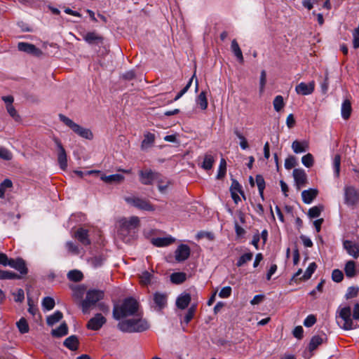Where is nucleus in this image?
Returning a JSON list of instances; mask_svg holds the SVG:
<instances>
[{"label":"nucleus","instance_id":"1","mask_svg":"<svg viewBox=\"0 0 359 359\" xmlns=\"http://www.w3.org/2000/svg\"><path fill=\"white\" fill-rule=\"evenodd\" d=\"M337 323L344 330H353L359 327V303L353 307V315L349 306H339L337 311Z\"/></svg>","mask_w":359,"mask_h":359},{"label":"nucleus","instance_id":"2","mask_svg":"<svg viewBox=\"0 0 359 359\" xmlns=\"http://www.w3.org/2000/svg\"><path fill=\"white\" fill-rule=\"evenodd\" d=\"M118 236L125 243L133 241L135 233V217H123L117 222Z\"/></svg>","mask_w":359,"mask_h":359},{"label":"nucleus","instance_id":"3","mask_svg":"<svg viewBox=\"0 0 359 359\" xmlns=\"http://www.w3.org/2000/svg\"><path fill=\"white\" fill-rule=\"evenodd\" d=\"M135 313V299L133 297L126 299L121 304H116L114 306L113 316L116 320L132 316Z\"/></svg>","mask_w":359,"mask_h":359},{"label":"nucleus","instance_id":"4","mask_svg":"<svg viewBox=\"0 0 359 359\" xmlns=\"http://www.w3.org/2000/svg\"><path fill=\"white\" fill-rule=\"evenodd\" d=\"M59 118L63 123L81 137L86 140H92L93 138V134L90 129L81 126L63 114H59Z\"/></svg>","mask_w":359,"mask_h":359},{"label":"nucleus","instance_id":"5","mask_svg":"<svg viewBox=\"0 0 359 359\" xmlns=\"http://www.w3.org/2000/svg\"><path fill=\"white\" fill-rule=\"evenodd\" d=\"M104 297V293L99 290H90L87 292L85 299L81 303V309L83 313H88L92 306Z\"/></svg>","mask_w":359,"mask_h":359},{"label":"nucleus","instance_id":"6","mask_svg":"<svg viewBox=\"0 0 359 359\" xmlns=\"http://www.w3.org/2000/svg\"><path fill=\"white\" fill-rule=\"evenodd\" d=\"M344 203L348 206L359 204V190L352 185H346L344 188Z\"/></svg>","mask_w":359,"mask_h":359},{"label":"nucleus","instance_id":"7","mask_svg":"<svg viewBox=\"0 0 359 359\" xmlns=\"http://www.w3.org/2000/svg\"><path fill=\"white\" fill-rule=\"evenodd\" d=\"M53 141L57 148V161L59 165L62 170H65L67 167L66 151L58 138L54 137Z\"/></svg>","mask_w":359,"mask_h":359},{"label":"nucleus","instance_id":"8","mask_svg":"<svg viewBox=\"0 0 359 359\" xmlns=\"http://www.w3.org/2000/svg\"><path fill=\"white\" fill-rule=\"evenodd\" d=\"M18 49L20 51L37 57L43 55V52L41 49L38 48L35 45L27 42H19L18 43Z\"/></svg>","mask_w":359,"mask_h":359},{"label":"nucleus","instance_id":"9","mask_svg":"<svg viewBox=\"0 0 359 359\" xmlns=\"http://www.w3.org/2000/svg\"><path fill=\"white\" fill-rule=\"evenodd\" d=\"M106 323V318L101 314L97 313L90 318L87 323V328L90 330H98Z\"/></svg>","mask_w":359,"mask_h":359},{"label":"nucleus","instance_id":"10","mask_svg":"<svg viewBox=\"0 0 359 359\" xmlns=\"http://www.w3.org/2000/svg\"><path fill=\"white\" fill-rule=\"evenodd\" d=\"M315 89V82L313 81L306 83L301 82L295 87V91L298 95H309L313 93Z\"/></svg>","mask_w":359,"mask_h":359},{"label":"nucleus","instance_id":"11","mask_svg":"<svg viewBox=\"0 0 359 359\" xmlns=\"http://www.w3.org/2000/svg\"><path fill=\"white\" fill-rule=\"evenodd\" d=\"M293 177L298 189L304 187L307 182V176L303 169L296 168L293 170Z\"/></svg>","mask_w":359,"mask_h":359},{"label":"nucleus","instance_id":"12","mask_svg":"<svg viewBox=\"0 0 359 359\" xmlns=\"http://www.w3.org/2000/svg\"><path fill=\"white\" fill-rule=\"evenodd\" d=\"M83 39L90 45H100L103 43L104 38L96 32H89L83 35Z\"/></svg>","mask_w":359,"mask_h":359},{"label":"nucleus","instance_id":"13","mask_svg":"<svg viewBox=\"0 0 359 359\" xmlns=\"http://www.w3.org/2000/svg\"><path fill=\"white\" fill-rule=\"evenodd\" d=\"M190 255V248L185 244L178 246L175 252V259L177 262L186 260Z\"/></svg>","mask_w":359,"mask_h":359},{"label":"nucleus","instance_id":"14","mask_svg":"<svg viewBox=\"0 0 359 359\" xmlns=\"http://www.w3.org/2000/svg\"><path fill=\"white\" fill-rule=\"evenodd\" d=\"M231 195L232 199L235 203H238L241 201L239 194H241L244 198H245L243 191H242L241 185L236 181H233L230 188Z\"/></svg>","mask_w":359,"mask_h":359},{"label":"nucleus","instance_id":"15","mask_svg":"<svg viewBox=\"0 0 359 359\" xmlns=\"http://www.w3.org/2000/svg\"><path fill=\"white\" fill-rule=\"evenodd\" d=\"M175 241V238L172 237L171 236H168L165 237H158L153 238L151 241V243L159 248L166 247Z\"/></svg>","mask_w":359,"mask_h":359},{"label":"nucleus","instance_id":"16","mask_svg":"<svg viewBox=\"0 0 359 359\" xmlns=\"http://www.w3.org/2000/svg\"><path fill=\"white\" fill-rule=\"evenodd\" d=\"M74 237L83 245H89L90 244L88 231L87 229L83 228L78 229L74 233Z\"/></svg>","mask_w":359,"mask_h":359},{"label":"nucleus","instance_id":"17","mask_svg":"<svg viewBox=\"0 0 359 359\" xmlns=\"http://www.w3.org/2000/svg\"><path fill=\"white\" fill-rule=\"evenodd\" d=\"M9 266L16 269L22 275H26L28 272L26 263L22 258L11 259V262Z\"/></svg>","mask_w":359,"mask_h":359},{"label":"nucleus","instance_id":"18","mask_svg":"<svg viewBox=\"0 0 359 359\" xmlns=\"http://www.w3.org/2000/svg\"><path fill=\"white\" fill-rule=\"evenodd\" d=\"M344 248L347 251L348 254L353 258L359 257V245L357 243H353L351 241H345L343 243Z\"/></svg>","mask_w":359,"mask_h":359},{"label":"nucleus","instance_id":"19","mask_svg":"<svg viewBox=\"0 0 359 359\" xmlns=\"http://www.w3.org/2000/svg\"><path fill=\"white\" fill-rule=\"evenodd\" d=\"M153 271H144L139 275V283L142 287H147L154 283Z\"/></svg>","mask_w":359,"mask_h":359},{"label":"nucleus","instance_id":"20","mask_svg":"<svg viewBox=\"0 0 359 359\" xmlns=\"http://www.w3.org/2000/svg\"><path fill=\"white\" fill-rule=\"evenodd\" d=\"M157 177V174L153 172L151 170H144L140 172V180L144 184H150Z\"/></svg>","mask_w":359,"mask_h":359},{"label":"nucleus","instance_id":"21","mask_svg":"<svg viewBox=\"0 0 359 359\" xmlns=\"http://www.w3.org/2000/svg\"><path fill=\"white\" fill-rule=\"evenodd\" d=\"M191 299V295L189 293L183 292L177 297L176 306L178 309L184 310L188 306Z\"/></svg>","mask_w":359,"mask_h":359},{"label":"nucleus","instance_id":"22","mask_svg":"<svg viewBox=\"0 0 359 359\" xmlns=\"http://www.w3.org/2000/svg\"><path fill=\"white\" fill-rule=\"evenodd\" d=\"M149 328V324L146 319L140 316L136 306V332H142Z\"/></svg>","mask_w":359,"mask_h":359},{"label":"nucleus","instance_id":"23","mask_svg":"<svg viewBox=\"0 0 359 359\" xmlns=\"http://www.w3.org/2000/svg\"><path fill=\"white\" fill-rule=\"evenodd\" d=\"M118 327L120 330L125 332H135V320H126L118 323Z\"/></svg>","mask_w":359,"mask_h":359},{"label":"nucleus","instance_id":"24","mask_svg":"<svg viewBox=\"0 0 359 359\" xmlns=\"http://www.w3.org/2000/svg\"><path fill=\"white\" fill-rule=\"evenodd\" d=\"M154 301L159 310L163 309L167 305V295L161 292H156L154 294Z\"/></svg>","mask_w":359,"mask_h":359},{"label":"nucleus","instance_id":"25","mask_svg":"<svg viewBox=\"0 0 359 359\" xmlns=\"http://www.w3.org/2000/svg\"><path fill=\"white\" fill-rule=\"evenodd\" d=\"M318 191L316 189L304 190L302 192V200L305 203L309 204L316 197Z\"/></svg>","mask_w":359,"mask_h":359},{"label":"nucleus","instance_id":"26","mask_svg":"<svg viewBox=\"0 0 359 359\" xmlns=\"http://www.w3.org/2000/svg\"><path fill=\"white\" fill-rule=\"evenodd\" d=\"M155 136L154 134L148 133L144 135V140L142 142L141 148L144 151L150 149L154 142Z\"/></svg>","mask_w":359,"mask_h":359},{"label":"nucleus","instance_id":"27","mask_svg":"<svg viewBox=\"0 0 359 359\" xmlns=\"http://www.w3.org/2000/svg\"><path fill=\"white\" fill-rule=\"evenodd\" d=\"M79 339L76 336L72 335L67 337L64 341V346L72 351H75L79 346Z\"/></svg>","mask_w":359,"mask_h":359},{"label":"nucleus","instance_id":"28","mask_svg":"<svg viewBox=\"0 0 359 359\" xmlns=\"http://www.w3.org/2000/svg\"><path fill=\"white\" fill-rule=\"evenodd\" d=\"M352 111L351 104L348 100H345L341 104V113L344 119H348Z\"/></svg>","mask_w":359,"mask_h":359},{"label":"nucleus","instance_id":"29","mask_svg":"<svg viewBox=\"0 0 359 359\" xmlns=\"http://www.w3.org/2000/svg\"><path fill=\"white\" fill-rule=\"evenodd\" d=\"M215 162L214 157L210 154H206L204 156L203 161L201 163V168L205 170H210L212 169L213 163Z\"/></svg>","mask_w":359,"mask_h":359},{"label":"nucleus","instance_id":"30","mask_svg":"<svg viewBox=\"0 0 359 359\" xmlns=\"http://www.w3.org/2000/svg\"><path fill=\"white\" fill-rule=\"evenodd\" d=\"M346 276L348 278H352L357 274L355 268V263L353 261H348L345 265L344 268Z\"/></svg>","mask_w":359,"mask_h":359},{"label":"nucleus","instance_id":"31","mask_svg":"<svg viewBox=\"0 0 359 359\" xmlns=\"http://www.w3.org/2000/svg\"><path fill=\"white\" fill-rule=\"evenodd\" d=\"M308 144L306 142H299L295 140L292 144V149L296 154L303 153L306 151Z\"/></svg>","mask_w":359,"mask_h":359},{"label":"nucleus","instance_id":"32","mask_svg":"<svg viewBox=\"0 0 359 359\" xmlns=\"http://www.w3.org/2000/svg\"><path fill=\"white\" fill-rule=\"evenodd\" d=\"M231 48L232 52L233 53L234 55L237 57L238 60L241 63H243V53H242V51H241L236 40L233 39L231 41Z\"/></svg>","mask_w":359,"mask_h":359},{"label":"nucleus","instance_id":"33","mask_svg":"<svg viewBox=\"0 0 359 359\" xmlns=\"http://www.w3.org/2000/svg\"><path fill=\"white\" fill-rule=\"evenodd\" d=\"M68 333V327L65 323H62L57 329L52 330V335L56 337L65 336Z\"/></svg>","mask_w":359,"mask_h":359},{"label":"nucleus","instance_id":"34","mask_svg":"<svg viewBox=\"0 0 359 359\" xmlns=\"http://www.w3.org/2000/svg\"><path fill=\"white\" fill-rule=\"evenodd\" d=\"M323 337L320 336H313L309 343V350L310 352H313L316 350L320 344L323 342Z\"/></svg>","mask_w":359,"mask_h":359},{"label":"nucleus","instance_id":"35","mask_svg":"<svg viewBox=\"0 0 359 359\" xmlns=\"http://www.w3.org/2000/svg\"><path fill=\"white\" fill-rule=\"evenodd\" d=\"M196 104L200 107L202 110H205L208 107V100L206 93L202 91L196 98Z\"/></svg>","mask_w":359,"mask_h":359},{"label":"nucleus","instance_id":"36","mask_svg":"<svg viewBox=\"0 0 359 359\" xmlns=\"http://www.w3.org/2000/svg\"><path fill=\"white\" fill-rule=\"evenodd\" d=\"M136 208L147 211L154 210L153 207L149 201L140 198H136Z\"/></svg>","mask_w":359,"mask_h":359},{"label":"nucleus","instance_id":"37","mask_svg":"<svg viewBox=\"0 0 359 359\" xmlns=\"http://www.w3.org/2000/svg\"><path fill=\"white\" fill-rule=\"evenodd\" d=\"M62 313L57 311L53 315L47 318V324L48 325H53L56 323L59 322L62 318Z\"/></svg>","mask_w":359,"mask_h":359},{"label":"nucleus","instance_id":"38","mask_svg":"<svg viewBox=\"0 0 359 359\" xmlns=\"http://www.w3.org/2000/svg\"><path fill=\"white\" fill-rule=\"evenodd\" d=\"M252 257H253V253L251 252H248L243 254L238 259V261L236 262V266L238 267L242 266L247 262L251 261Z\"/></svg>","mask_w":359,"mask_h":359},{"label":"nucleus","instance_id":"39","mask_svg":"<svg viewBox=\"0 0 359 359\" xmlns=\"http://www.w3.org/2000/svg\"><path fill=\"white\" fill-rule=\"evenodd\" d=\"M67 278L72 281L79 282L81 281L83 278V273L79 270H72L67 273Z\"/></svg>","mask_w":359,"mask_h":359},{"label":"nucleus","instance_id":"40","mask_svg":"<svg viewBox=\"0 0 359 359\" xmlns=\"http://www.w3.org/2000/svg\"><path fill=\"white\" fill-rule=\"evenodd\" d=\"M102 180L107 183L119 182L123 180V177L120 174H114L110 175H105L101 177Z\"/></svg>","mask_w":359,"mask_h":359},{"label":"nucleus","instance_id":"41","mask_svg":"<svg viewBox=\"0 0 359 359\" xmlns=\"http://www.w3.org/2000/svg\"><path fill=\"white\" fill-rule=\"evenodd\" d=\"M17 327L22 334H25L29 332V325L25 318H21L19 321L17 322Z\"/></svg>","mask_w":359,"mask_h":359},{"label":"nucleus","instance_id":"42","mask_svg":"<svg viewBox=\"0 0 359 359\" xmlns=\"http://www.w3.org/2000/svg\"><path fill=\"white\" fill-rule=\"evenodd\" d=\"M274 109L276 111H280L285 106L283 97L281 95H277L275 97L273 102Z\"/></svg>","mask_w":359,"mask_h":359},{"label":"nucleus","instance_id":"43","mask_svg":"<svg viewBox=\"0 0 359 359\" xmlns=\"http://www.w3.org/2000/svg\"><path fill=\"white\" fill-rule=\"evenodd\" d=\"M186 279V275L184 273H174L170 276V280L174 283H182Z\"/></svg>","mask_w":359,"mask_h":359},{"label":"nucleus","instance_id":"44","mask_svg":"<svg viewBox=\"0 0 359 359\" xmlns=\"http://www.w3.org/2000/svg\"><path fill=\"white\" fill-rule=\"evenodd\" d=\"M255 182L258 187L259 194L262 197H263V192L265 188V182L262 175H257L255 177Z\"/></svg>","mask_w":359,"mask_h":359},{"label":"nucleus","instance_id":"45","mask_svg":"<svg viewBox=\"0 0 359 359\" xmlns=\"http://www.w3.org/2000/svg\"><path fill=\"white\" fill-rule=\"evenodd\" d=\"M266 83V73L265 70H262L259 78V94L262 95L264 92Z\"/></svg>","mask_w":359,"mask_h":359},{"label":"nucleus","instance_id":"46","mask_svg":"<svg viewBox=\"0 0 359 359\" xmlns=\"http://www.w3.org/2000/svg\"><path fill=\"white\" fill-rule=\"evenodd\" d=\"M340 165H341V157L339 154L334 156L333 159V168L334 171V175L337 177L339 176L340 172Z\"/></svg>","mask_w":359,"mask_h":359},{"label":"nucleus","instance_id":"47","mask_svg":"<svg viewBox=\"0 0 359 359\" xmlns=\"http://www.w3.org/2000/svg\"><path fill=\"white\" fill-rule=\"evenodd\" d=\"M302 162L303 165L306 168H311L313 165V156L311 154H307L302 156Z\"/></svg>","mask_w":359,"mask_h":359},{"label":"nucleus","instance_id":"48","mask_svg":"<svg viewBox=\"0 0 359 359\" xmlns=\"http://www.w3.org/2000/svg\"><path fill=\"white\" fill-rule=\"evenodd\" d=\"M170 182L166 179H160L158 181V189L159 191L162 194H164L166 192L168 187H169Z\"/></svg>","mask_w":359,"mask_h":359},{"label":"nucleus","instance_id":"49","mask_svg":"<svg viewBox=\"0 0 359 359\" xmlns=\"http://www.w3.org/2000/svg\"><path fill=\"white\" fill-rule=\"evenodd\" d=\"M66 248L69 253L77 255L80 253L79 247L72 241H68L66 243Z\"/></svg>","mask_w":359,"mask_h":359},{"label":"nucleus","instance_id":"50","mask_svg":"<svg viewBox=\"0 0 359 359\" xmlns=\"http://www.w3.org/2000/svg\"><path fill=\"white\" fill-rule=\"evenodd\" d=\"M42 305L46 309L50 311L54 308L55 301L53 298L50 297H46L43 298Z\"/></svg>","mask_w":359,"mask_h":359},{"label":"nucleus","instance_id":"51","mask_svg":"<svg viewBox=\"0 0 359 359\" xmlns=\"http://www.w3.org/2000/svg\"><path fill=\"white\" fill-rule=\"evenodd\" d=\"M196 311V306L192 305L187 311V313L184 317V323H185L187 325L191 321V320L193 318L194 313Z\"/></svg>","mask_w":359,"mask_h":359},{"label":"nucleus","instance_id":"52","mask_svg":"<svg viewBox=\"0 0 359 359\" xmlns=\"http://www.w3.org/2000/svg\"><path fill=\"white\" fill-rule=\"evenodd\" d=\"M316 264L315 262L311 263L308 268L306 269L304 274V279L306 280L311 277L312 274L314 273V271L316 269Z\"/></svg>","mask_w":359,"mask_h":359},{"label":"nucleus","instance_id":"53","mask_svg":"<svg viewBox=\"0 0 359 359\" xmlns=\"http://www.w3.org/2000/svg\"><path fill=\"white\" fill-rule=\"evenodd\" d=\"M323 208L320 206H314L309 209L308 215L311 218H316L320 216Z\"/></svg>","mask_w":359,"mask_h":359},{"label":"nucleus","instance_id":"54","mask_svg":"<svg viewBox=\"0 0 359 359\" xmlns=\"http://www.w3.org/2000/svg\"><path fill=\"white\" fill-rule=\"evenodd\" d=\"M6 110L13 119L15 121H18L20 119V116L13 104H6Z\"/></svg>","mask_w":359,"mask_h":359},{"label":"nucleus","instance_id":"55","mask_svg":"<svg viewBox=\"0 0 359 359\" xmlns=\"http://www.w3.org/2000/svg\"><path fill=\"white\" fill-rule=\"evenodd\" d=\"M0 158L4 160L9 161V160L12 159L13 155H12V153L7 149L1 147L0 148Z\"/></svg>","mask_w":359,"mask_h":359},{"label":"nucleus","instance_id":"56","mask_svg":"<svg viewBox=\"0 0 359 359\" xmlns=\"http://www.w3.org/2000/svg\"><path fill=\"white\" fill-rule=\"evenodd\" d=\"M359 288L358 287H349L346 293V299H351L358 295Z\"/></svg>","mask_w":359,"mask_h":359},{"label":"nucleus","instance_id":"57","mask_svg":"<svg viewBox=\"0 0 359 359\" xmlns=\"http://www.w3.org/2000/svg\"><path fill=\"white\" fill-rule=\"evenodd\" d=\"M332 278L334 282H337V283L341 282L344 278L342 271L339 269H334L332 271Z\"/></svg>","mask_w":359,"mask_h":359},{"label":"nucleus","instance_id":"58","mask_svg":"<svg viewBox=\"0 0 359 359\" xmlns=\"http://www.w3.org/2000/svg\"><path fill=\"white\" fill-rule=\"evenodd\" d=\"M353 45L354 48H359V26L353 32Z\"/></svg>","mask_w":359,"mask_h":359},{"label":"nucleus","instance_id":"59","mask_svg":"<svg viewBox=\"0 0 359 359\" xmlns=\"http://www.w3.org/2000/svg\"><path fill=\"white\" fill-rule=\"evenodd\" d=\"M296 165V159L294 156H290L285 161V168L290 170Z\"/></svg>","mask_w":359,"mask_h":359},{"label":"nucleus","instance_id":"60","mask_svg":"<svg viewBox=\"0 0 359 359\" xmlns=\"http://www.w3.org/2000/svg\"><path fill=\"white\" fill-rule=\"evenodd\" d=\"M316 322V318L313 315H309L308 316L304 321V325L307 327H310L313 326Z\"/></svg>","mask_w":359,"mask_h":359},{"label":"nucleus","instance_id":"61","mask_svg":"<svg viewBox=\"0 0 359 359\" xmlns=\"http://www.w3.org/2000/svg\"><path fill=\"white\" fill-rule=\"evenodd\" d=\"M231 294V288L229 286L224 287L219 292V296L221 298H227Z\"/></svg>","mask_w":359,"mask_h":359},{"label":"nucleus","instance_id":"62","mask_svg":"<svg viewBox=\"0 0 359 359\" xmlns=\"http://www.w3.org/2000/svg\"><path fill=\"white\" fill-rule=\"evenodd\" d=\"M103 261H104V259L100 256H96V257H92L90 259V264L94 267H98V266H101L103 263Z\"/></svg>","mask_w":359,"mask_h":359},{"label":"nucleus","instance_id":"63","mask_svg":"<svg viewBox=\"0 0 359 359\" xmlns=\"http://www.w3.org/2000/svg\"><path fill=\"white\" fill-rule=\"evenodd\" d=\"M11 259H8L7 255L4 253H0V264L3 266H10Z\"/></svg>","mask_w":359,"mask_h":359},{"label":"nucleus","instance_id":"64","mask_svg":"<svg viewBox=\"0 0 359 359\" xmlns=\"http://www.w3.org/2000/svg\"><path fill=\"white\" fill-rule=\"evenodd\" d=\"M304 330L302 326H297L293 330V335L294 337L300 339L303 337Z\"/></svg>","mask_w":359,"mask_h":359}]
</instances>
